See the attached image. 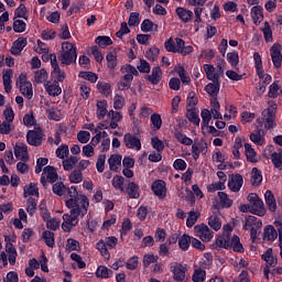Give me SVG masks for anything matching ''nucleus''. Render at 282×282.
I'll list each match as a JSON object with an SVG mask.
<instances>
[{
    "mask_svg": "<svg viewBox=\"0 0 282 282\" xmlns=\"http://www.w3.org/2000/svg\"><path fill=\"white\" fill-rule=\"evenodd\" d=\"M37 209V200L35 198L29 197L26 200V213L29 216H33Z\"/></svg>",
    "mask_w": 282,
    "mask_h": 282,
    "instance_id": "nucleus-48",
    "label": "nucleus"
},
{
    "mask_svg": "<svg viewBox=\"0 0 282 282\" xmlns=\"http://www.w3.org/2000/svg\"><path fill=\"white\" fill-rule=\"evenodd\" d=\"M137 69L141 74H149L152 67L150 66L149 62L147 59H139V64L137 65Z\"/></svg>",
    "mask_w": 282,
    "mask_h": 282,
    "instance_id": "nucleus-54",
    "label": "nucleus"
},
{
    "mask_svg": "<svg viewBox=\"0 0 282 282\" xmlns=\"http://www.w3.org/2000/svg\"><path fill=\"white\" fill-rule=\"evenodd\" d=\"M263 176L262 171L258 167H252L251 170V185L254 187H259L262 184Z\"/></svg>",
    "mask_w": 282,
    "mask_h": 282,
    "instance_id": "nucleus-26",
    "label": "nucleus"
},
{
    "mask_svg": "<svg viewBox=\"0 0 282 282\" xmlns=\"http://www.w3.org/2000/svg\"><path fill=\"white\" fill-rule=\"evenodd\" d=\"M192 281L205 282L206 281V271L203 269H195L194 274H192Z\"/></svg>",
    "mask_w": 282,
    "mask_h": 282,
    "instance_id": "nucleus-55",
    "label": "nucleus"
},
{
    "mask_svg": "<svg viewBox=\"0 0 282 282\" xmlns=\"http://www.w3.org/2000/svg\"><path fill=\"white\" fill-rule=\"evenodd\" d=\"M275 109L276 108H268L261 112V116H263L264 118V126L267 127L268 130L274 129Z\"/></svg>",
    "mask_w": 282,
    "mask_h": 282,
    "instance_id": "nucleus-14",
    "label": "nucleus"
},
{
    "mask_svg": "<svg viewBox=\"0 0 282 282\" xmlns=\"http://www.w3.org/2000/svg\"><path fill=\"white\" fill-rule=\"evenodd\" d=\"M44 89H46L48 96H52V97H57L63 93L58 83L52 84L51 82H45Z\"/></svg>",
    "mask_w": 282,
    "mask_h": 282,
    "instance_id": "nucleus-22",
    "label": "nucleus"
},
{
    "mask_svg": "<svg viewBox=\"0 0 282 282\" xmlns=\"http://www.w3.org/2000/svg\"><path fill=\"white\" fill-rule=\"evenodd\" d=\"M264 156H271L273 167L278 171H282V148L278 149V152H274V145L269 144L267 149H264Z\"/></svg>",
    "mask_w": 282,
    "mask_h": 282,
    "instance_id": "nucleus-5",
    "label": "nucleus"
},
{
    "mask_svg": "<svg viewBox=\"0 0 282 282\" xmlns=\"http://www.w3.org/2000/svg\"><path fill=\"white\" fill-rule=\"evenodd\" d=\"M192 240L193 237H191L188 234H183V236H180L177 241L180 250L188 251Z\"/></svg>",
    "mask_w": 282,
    "mask_h": 282,
    "instance_id": "nucleus-27",
    "label": "nucleus"
},
{
    "mask_svg": "<svg viewBox=\"0 0 282 282\" xmlns=\"http://www.w3.org/2000/svg\"><path fill=\"white\" fill-rule=\"evenodd\" d=\"M245 155L249 163H258V153H256L254 149H252L249 143H245Z\"/></svg>",
    "mask_w": 282,
    "mask_h": 282,
    "instance_id": "nucleus-31",
    "label": "nucleus"
},
{
    "mask_svg": "<svg viewBox=\"0 0 282 282\" xmlns=\"http://www.w3.org/2000/svg\"><path fill=\"white\" fill-rule=\"evenodd\" d=\"M251 19L253 24L259 25L263 21V8L262 7H252L251 8Z\"/></svg>",
    "mask_w": 282,
    "mask_h": 282,
    "instance_id": "nucleus-24",
    "label": "nucleus"
},
{
    "mask_svg": "<svg viewBox=\"0 0 282 282\" xmlns=\"http://www.w3.org/2000/svg\"><path fill=\"white\" fill-rule=\"evenodd\" d=\"M83 180H84L83 171L80 170L73 171L72 174H69L68 176L69 183H73V184H79L80 182H83Z\"/></svg>",
    "mask_w": 282,
    "mask_h": 282,
    "instance_id": "nucleus-42",
    "label": "nucleus"
},
{
    "mask_svg": "<svg viewBox=\"0 0 282 282\" xmlns=\"http://www.w3.org/2000/svg\"><path fill=\"white\" fill-rule=\"evenodd\" d=\"M10 241V236H4V242L7 243L4 248L8 253V260H10V265H14L15 259L18 258V251H15L13 243H11Z\"/></svg>",
    "mask_w": 282,
    "mask_h": 282,
    "instance_id": "nucleus-16",
    "label": "nucleus"
},
{
    "mask_svg": "<svg viewBox=\"0 0 282 282\" xmlns=\"http://www.w3.org/2000/svg\"><path fill=\"white\" fill-rule=\"evenodd\" d=\"M227 62L230 64L232 68L239 65V53L238 52H229L227 53Z\"/></svg>",
    "mask_w": 282,
    "mask_h": 282,
    "instance_id": "nucleus-46",
    "label": "nucleus"
},
{
    "mask_svg": "<svg viewBox=\"0 0 282 282\" xmlns=\"http://www.w3.org/2000/svg\"><path fill=\"white\" fill-rule=\"evenodd\" d=\"M55 234L52 232L51 230H44L43 231V240H44V243H46V246L48 248H54L55 246V238H54Z\"/></svg>",
    "mask_w": 282,
    "mask_h": 282,
    "instance_id": "nucleus-35",
    "label": "nucleus"
},
{
    "mask_svg": "<svg viewBox=\"0 0 282 282\" xmlns=\"http://www.w3.org/2000/svg\"><path fill=\"white\" fill-rule=\"evenodd\" d=\"M208 227L213 230L218 231L221 229V219L218 216L208 217Z\"/></svg>",
    "mask_w": 282,
    "mask_h": 282,
    "instance_id": "nucleus-49",
    "label": "nucleus"
},
{
    "mask_svg": "<svg viewBox=\"0 0 282 282\" xmlns=\"http://www.w3.org/2000/svg\"><path fill=\"white\" fill-rule=\"evenodd\" d=\"M151 191L159 197V199H165L166 197V183L164 180H156L151 184Z\"/></svg>",
    "mask_w": 282,
    "mask_h": 282,
    "instance_id": "nucleus-12",
    "label": "nucleus"
},
{
    "mask_svg": "<svg viewBox=\"0 0 282 282\" xmlns=\"http://www.w3.org/2000/svg\"><path fill=\"white\" fill-rule=\"evenodd\" d=\"M260 129H257L256 133L252 132L249 134V140H251L253 144L262 147L264 144V139L262 138V134H260Z\"/></svg>",
    "mask_w": 282,
    "mask_h": 282,
    "instance_id": "nucleus-52",
    "label": "nucleus"
},
{
    "mask_svg": "<svg viewBox=\"0 0 282 282\" xmlns=\"http://www.w3.org/2000/svg\"><path fill=\"white\" fill-rule=\"evenodd\" d=\"M58 181V173L54 166L47 165L43 169V175H41L40 183L44 188L47 186V182L54 184Z\"/></svg>",
    "mask_w": 282,
    "mask_h": 282,
    "instance_id": "nucleus-6",
    "label": "nucleus"
},
{
    "mask_svg": "<svg viewBox=\"0 0 282 282\" xmlns=\"http://www.w3.org/2000/svg\"><path fill=\"white\" fill-rule=\"evenodd\" d=\"M151 126H153L154 129L160 130L162 127V118L161 115L153 113L150 117Z\"/></svg>",
    "mask_w": 282,
    "mask_h": 282,
    "instance_id": "nucleus-62",
    "label": "nucleus"
},
{
    "mask_svg": "<svg viewBox=\"0 0 282 282\" xmlns=\"http://www.w3.org/2000/svg\"><path fill=\"white\" fill-rule=\"evenodd\" d=\"M218 197L224 208H230L234 205V200L225 192H218Z\"/></svg>",
    "mask_w": 282,
    "mask_h": 282,
    "instance_id": "nucleus-51",
    "label": "nucleus"
},
{
    "mask_svg": "<svg viewBox=\"0 0 282 282\" xmlns=\"http://www.w3.org/2000/svg\"><path fill=\"white\" fill-rule=\"evenodd\" d=\"M175 51L176 54H182V56H186L193 53V46H185V41L181 37L175 39Z\"/></svg>",
    "mask_w": 282,
    "mask_h": 282,
    "instance_id": "nucleus-18",
    "label": "nucleus"
},
{
    "mask_svg": "<svg viewBox=\"0 0 282 282\" xmlns=\"http://www.w3.org/2000/svg\"><path fill=\"white\" fill-rule=\"evenodd\" d=\"M273 226H275V228L278 229V234H279V246H280V257L282 259V223L276 220L273 221Z\"/></svg>",
    "mask_w": 282,
    "mask_h": 282,
    "instance_id": "nucleus-64",
    "label": "nucleus"
},
{
    "mask_svg": "<svg viewBox=\"0 0 282 282\" xmlns=\"http://www.w3.org/2000/svg\"><path fill=\"white\" fill-rule=\"evenodd\" d=\"M144 79L150 83V85L158 86L162 80V69L161 66H154L151 69L150 75H145Z\"/></svg>",
    "mask_w": 282,
    "mask_h": 282,
    "instance_id": "nucleus-13",
    "label": "nucleus"
},
{
    "mask_svg": "<svg viewBox=\"0 0 282 282\" xmlns=\"http://www.w3.org/2000/svg\"><path fill=\"white\" fill-rule=\"evenodd\" d=\"M170 272L173 273V279L176 282H184L186 278V268L182 263H170Z\"/></svg>",
    "mask_w": 282,
    "mask_h": 282,
    "instance_id": "nucleus-9",
    "label": "nucleus"
},
{
    "mask_svg": "<svg viewBox=\"0 0 282 282\" xmlns=\"http://www.w3.org/2000/svg\"><path fill=\"white\" fill-rule=\"evenodd\" d=\"M248 206L251 207V214L257 215L259 217H263L267 214V209L264 208L263 200L259 198V195L256 193H251L248 195Z\"/></svg>",
    "mask_w": 282,
    "mask_h": 282,
    "instance_id": "nucleus-4",
    "label": "nucleus"
},
{
    "mask_svg": "<svg viewBox=\"0 0 282 282\" xmlns=\"http://www.w3.org/2000/svg\"><path fill=\"white\" fill-rule=\"evenodd\" d=\"M78 76L79 78L88 80L91 84H95L99 79V76L91 72H80Z\"/></svg>",
    "mask_w": 282,
    "mask_h": 282,
    "instance_id": "nucleus-53",
    "label": "nucleus"
},
{
    "mask_svg": "<svg viewBox=\"0 0 282 282\" xmlns=\"http://www.w3.org/2000/svg\"><path fill=\"white\" fill-rule=\"evenodd\" d=\"M20 88V93L26 98L28 100H31L32 97L34 96L33 90H32V84L26 83L24 85H18Z\"/></svg>",
    "mask_w": 282,
    "mask_h": 282,
    "instance_id": "nucleus-34",
    "label": "nucleus"
},
{
    "mask_svg": "<svg viewBox=\"0 0 282 282\" xmlns=\"http://www.w3.org/2000/svg\"><path fill=\"white\" fill-rule=\"evenodd\" d=\"M213 83H208L204 90L212 98H217L219 94V88L221 87V82L218 79H212Z\"/></svg>",
    "mask_w": 282,
    "mask_h": 282,
    "instance_id": "nucleus-17",
    "label": "nucleus"
},
{
    "mask_svg": "<svg viewBox=\"0 0 282 282\" xmlns=\"http://www.w3.org/2000/svg\"><path fill=\"white\" fill-rule=\"evenodd\" d=\"M70 153L67 144H61L59 148L56 149L55 154L57 159L64 160Z\"/></svg>",
    "mask_w": 282,
    "mask_h": 282,
    "instance_id": "nucleus-56",
    "label": "nucleus"
},
{
    "mask_svg": "<svg viewBox=\"0 0 282 282\" xmlns=\"http://www.w3.org/2000/svg\"><path fill=\"white\" fill-rule=\"evenodd\" d=\"M33 78L35 79L36 85H42L43 83H46L47 80V72L45 68H41L35 72L33 75Z\"/></svg>",
    "mask_w": 282,
    "mask_h": 282,
    "instance_id": "nucleus-37",
    "label": "nucleus"
},
{
    "mask_svg": "<svg viewBox=\"0 0 282 282\" xmlns=\"http://www.w3.org/2000/svg\"><path fill=\"white\" fill-rule=\"evenodd\" d=\"M204 72L208 80H218V76L215 75V67L212 64H204Z\"/></svg>",
    "mask_w": 282,
    "mask_h": 282,
    "instance_id": "nucleus-43",
    "label": "nucleus"
},
{
    "mask_svg": "<svg viewBox=\"0 0 282 282\" xmlns=\"http://www.w3.org/2000/svg\"><path fill=\"white\" fill-rule=\"evenodd\" d=\"M65 193L69 196V199L65 200V206H89V199L87 196L79 194L75 185L68 187Z\"/></svg>",
    "mask_w": 282,
    "mask_h": 282,
    "instance_id": "nucleus-3",
    "label": "nucleus"
},
{
    "mask_svg": "<svg viewBox=\"0 0 282 282\" xmlns=\"http://www.w3.org/2000/svg\"><path fill=\"white\" fill-rule=\"evenodd\" d=\"M186 118L189 120V122L194 126H199V117H198V109L197 108H191L187 109Z\"/></svg>",
    "mask_w": 282,
    "mask_h": 282,
    "instance_id": "nucleus-33",
    "label": "nucleus"
},
{
    "mask_svg": "<svg viewBox=\"0 0 282 282\" xmlns=\"http://www.w3.org/2000/svg\"><path fill=\"white\" fill-rule=\"evenodd\" d=\"M69 214H64L63 220L65 224H78V218H84L88 213L89 206L84 205H73L67 206Z\"/></svg>",
    "mask_w": 282,
    "mask_h": 282,
    "instance_id": "nucleus-1",
    "label": "nucleus"
},
{
    "mask_svg": "<svg viewBox=\"0 0 282 282\" xmlns=\"http://www.w3.org/2000/svg\"><path fill=\"white\" fill-rule=\"evenodd\" d=\"M96 44L100 48H107L109 45H112L113 42H112L111 37H109V36H97Z\"/></svg>",
    "mask_w": 282,
    "mask_h": 282,
    "instance_id": "nucleus-47",
    "label": "nucleus"
},
{
    "mask_svg": "<svg viewBox=\"0 0 282 282\" xmlns=\"http://www.w3.org/2000/svg\"><path fill=\"white\" fill-rule=\"evenodd\" d=\"M261 260L267 262V265H269V268H275L276 265V258L272 254V249H268L267 251H264V253L261 254Z\"/></svg>",
    "mask_w": 282,
    "mask_h": 282,
    "instance_id": "nucleus-30",
    "label": "nucleus"
},
{
    "mask_svg": "<svg viewBox=\"0 0 282 282\" xmlns=\"http://www.w3.org/2000/svg\"><path fill=\"white\" fill-rule=\"evenodd\" d=\"M121 155L120 154H112L108 160L110 171L115 173H119V167H121Z\"/></svg>",
    "mask_w": 282,
    "mask_h": 282,
    "instance_id": "nucleus-25",
    "label": "nucleus"
},
{
    "mask_svg": "<svg viewBox=\"0 0 282 282\" xmlns=\"http://www.w3.org/2000/svg\"><path fill=\"white\" fill-rule=\"evenodd\" d=\"M202 126L203 127H207V126H209V122H210V120H213V115H212V112L209 111V109H206V108H204L203 110H202Z\"/></svg>",
    "mask_w": 282,
    "mask_h": 282,
    "instance_id": "nucleus-61",
    "label": "nucleus"
},
{
    "mask_svg": "<svg viewBox=\"0 0 282 282\" xmlns=\"http://www.w3.org/2000/svg\"><path fill=\"white\" fill-rule=\"evenodd\" d=\"M63 53L59 55L61 64L64 66H70L76 63L78 58L77 48L74 43L64 42L62 44Z\"/></svg>",
    "mask_w": 282,
    "mask_h": 282,
    "instance_id": "nucleus-2",
    "label": "nucleus"
},
{
    "mask_svg": "<svg viewBox=\"0 0 282 282\" xmlns=\"http://www.w3.org/2000/svg\"><path fill=\"white\" fill-rule=\"evenodd\" d=\"M126 149L128 150H141V140L135 134H132L131 132H128L124 134V138L122 139Z\"/></svg>",
    "mask_w": 282,
    "mask_h": 282,
    "instance_id": "nucleus-10",
    "label": "nucleus"
},
{
    "mask_svg": "<svg viewBox=\"0 0 282 282\" xmlns=\"http://www.w3.org/2000/svg\"><path fill=\"white\" fill-rule=\"evenodd\" d=\"M264 200L267 202L269 212L275 213L276 212V202H275L274 195L272 194L271 191H267V193H264Z\"/></svg>",
    "mask_w": 282,
    "mask_h": 282,
    "instance_id": "nucleus-28",
    "label": "nucleus"
},
{
    "mask_svg": "<svg viewBox=\"0 0 282 282\" xmlns=\"http://www.w3.org/2000/svg\"><path fill=\"white\" fill-rule=\"evenodd\" d=\"M175 14H177L180 21H182L183 23H189V21L193 20L194 13L191 10H187L184 7H177L175 9Z\"/></svg>",
    "mask_w": 282,
    "mask_h": 282,
    "instance_id": "nucleus-19",
    "label": "nucleus"
},
{
    "mask_svg": "<svg viewBox=\"0 0 282 282\" xmlns=\"http://www.w3.org/2000/svg\"><path fill=\"white\" fill-rule=\"evenodd\" d=\"M44 132L42 128H35L26 132V142L31 147H41L43 144Z\"/></svg>",
    "mask_w": 282,
    "mask_h": 282,
    "instance_id": "nucleus-7",
    "label": "nucleus"
},
{
    "mask_svg": "<svg viewBox=\"0 0 282 282\" xmlns=\"http://www.w3.org/2000/svg\"><path fill=\"white\" fill-rule=\"evenodd\" d=\"M124 177L123 176H119V175H115L112 178V186L115 189H120L121 192L124 191Z\"/></svg>",
    "mask_w": 282,
    "mask_h": 282,
    "instance_id": "nucleus-58",
    "label": "nucleus"
},
{
    "mask_svg": "<svg viewBox=\"0 0 282 282\" xmlns=\"http://www.w3.org/2000/svg\"><path fill=\"white\" fill-rule=\"evenodd\" d=\"M79 159L77 156H69L63 161L64 171H73L75 165L78 164Z\"/></svg>",
    "mask_w": 282,
    "mask_h": 282,
    "instance_id": "nucleus-39",
    "label": "nucleus"
},
{
    "mask_svg": "<svg viewBox=\"0 0 282 282\" xmlns=\"http://www.w3.org/2000/svg\"><path fill=\"white\" fill-rule=\"evenodd\" d=\"M159 55H160V48H156V47L149 48L145 52V58L151 61V62L156 61Z\"/></svg>",
    "mask_w": 282,
    "mask_h": 282,
    "instance_id": "nucleus-63",
    "label": "nucleus"
},
{
    "mask_svg": "<svg viewBox=\"0 0 282 282\" xmlns=\"http://www.w3.org/2000/svg\"><path fill=\"white\" fill-rule=\"evenodd\" d=\"M14 19L28 20V10L25 4H20L14 11Z\"/></svg>",
    "mask_w": 282,
    "mask_h": 282,
    "instance_id": "nucleus-57",
    "label": "nucleus"
},
{
    "mask_svg": "<svg viewBox=\"0 0 282 282\" xmlns=\"http://www.w3.org/2000/svg\"><path fill=\"white\" fill-rule=\"evenodd\" d=\"M52 76L55 78L54 84L63 83L66 79V73L61 70L59 67L52 68Z\"/></svg>",
    "mask_w": 282,
    "mask_h": 282,
    "instance_id": "nucleus-50",
    "label": "nucleus"
},
{
    "mask_svg": "<svg viewBox=\"0 0 282 282\" xmlns=\"http://www.w3.org/2000/svg\"><path fill=\"white\" fill-rule=\"evenodd\" d=\"M229 241L230 245L232 246V251L243 253V246L241 243V239L239 238V236H232Z\"/></svg>",
    "mask_w": 282,
    "mask_h": 282,
    "instance_id": "nucleus-36",
    "label": "nucleus"
},
{
    "mask_svg": "<svg viewBox=\"0 0 282 282\" xmlns=\"http://www.w3.org/2000/svg\"><path fill=\"white\" fill-rule=\"evenodd\" d=\"M279 237V229L275 230L274 226L268 225L263 230V239L267 241H274Z\"/></svg>",
    "mask_w": 282,
    "mask_h": 282,
    "instance_id": "nucleus-23",
    "label": "nucleus"
},
{
    "mask_svg": "<svg viewBox=\"0 0 282 282\" xmlns=\"http://www.w3.org/2000/svg\"><path fill=\"white\" fill-rule=\"evenodd\" d=\"M28 45V40L25 37H19L18 40L12 43L11 47V54L14 56H18L21 54L23 48H25Z\"/></svg>",
    "mask_w": 282,
    "mask_h": 282,
    "instance_id": "nucleus-21",
    "label": "nucleus"
},
{
    "mask_svg": "<svg viewBox=\"0 0 282 282\" xmlns=\"http://www.w3.org/2000/svg\"><path fill=\"white\" fill-rule=\"evenodd\" d=\"M281 50H282V46L280 43H274L269 50V52L271 53V61L275 69H280L281 67V63H282Z\"/></svg>",
    "mask_w": 282,
    "mask_h": 282,
    "instance_id": "nucleus-11",
    "label": "nucleus"
},
{
    "mask_svg": "<svg viewBox=\"0 0 282 282\" xmlns=\"http://www.w3.org/2000/svg\"><path fill=\"white\" fill-rule=\"evenodd\" d=\"M12 30H14V33L22 34L26 30V23L23 20L14 19Z\"/></svg>",
    "mask_w": 282,
    "mask_h": 282,
    "instance_id": "nucleus-41",
    "label": "nucleus"
},
{
    "mask_svg": "<svg viewBox=\"0 0 282 282\" xmlns=\"http://www.w3.org/2000/svg\"><path fill=\"white\" fill-rule=\"evenodd\" d=\"M66 189H67V187L63 182L54 183L52 185L53 194H55L59 197H63L64 195H66Z\"/></svg>",
    "mask_w": 282,
    "mask_h": 282,
    "instance_id": "nucleus-38",
    "label": "nucleus"
},
{
    "mask_svg": "<svg viewBox=\"0 0 282 282\" xmlns=\"http://www.w3.org/2000/svg\"><path fill=\"white\" fill-rule=\"evenodd\" d=\"M15 159L24 161L28 156V147L23 143L15 144L14 147Z\"/></svg>",
    "mask_w": 282,
    "mask_h": 282,
    "instance_id": "nucleus-32",
    "label": "nucleus"
},
{
    "mask_svg": "<svg viewBox=\"0 0 282 282\" xmlns=\"http://www.w3.org/2000/svg\"><path fill=\"white\" fill-rule=\"evenodd\" d=\"M97 89L98 93L105 95L106 97L111 95V85H109L107 82H98Z\"/></svg>",
    "mask_w": 282,
    "mask_h": 282,
    "instance_id": "nucleus-44",
    "label": "nucleus"
},
{
    "mask_svg": "<svg viewBox=\"0 0 282 282\" xmlns=\"http://www.w3.org/2000/svg\"><path fill=\"white\" fill-rule=\"evenodd\" d=\"M142 33L158 32V24L153 23L150 19H143L141 22Z\"/></svg>",
    "mask_w": 282,
    "mask_h": 282,
    "instance_id": "nucleus-29",
    "label": "nucleus"
},
{
    "mask_svg": "<svg viewBox=\"0 0 282 282\" xmlns=\"http://www.w3.org/2000/svg\"><path fill=\"white\" fill-rule=\"evenodd\" d=\"M112 274H113L112 270L104 265L98 267L96 271V276L101 279L111 278Z\"/></svg>",
    "mask_w": 282,
    "mask_h": 282,
    "instance_id": "nucleus-40",
    "label": "nucleus"
},
{
    "mask_svg": "<svg viewBox=\"0 0 282 282\" xmlns=\"http://www.w3.org/2000/svg\"><path fill=\"white\" fill-rule=\"evenodd\" d=\"M226 189V182H216V183H212L210 185L207 186V191L209 193H215L217 191H224Z\"/></svg>",
    "mask_w": 282,
    "mask_h": 282,
    "instance_id": "nucleus-59",
    "label": "nucleus"
},
{
    "mask_svg": "<svg viewBox=\"0 0 282 282\" xmlns=\"http://www.w3.org/2000/svg\"><path fill=\"white\" fill-rule=\"evenodd\" d=\"M194 232L196 234V237L202 239L204 242H209L214 239V231L210 230L205 224L196 225L194 227Z\"/></svg>",
    "mask_w": 282,
    "mask_h": 282,
    "instance_id": "nucleus-8",
    "label": "nucleus"
},
{
    "mask_svg": "<svg viewBox=\"0 0 282 282\" xmlns=\"http://www.w3.org/2000/svg\"><path fill=\"white\" fill-rule=\"evenodd\" d=\"M126 194L130 199H138L140 198V185L134 182H129L128 187L124 188Z\"/></svg>",
    "mask_w": 282,
    "mask_h": 282,
    "instance_id": "nucleus-20",
    "label": "nucleus"
},
{
    "mask_svg": "<svg viewBox=\"0 0 282 282\" xmlns=\"http://www.w3.org/2000/svg\"><path fill=\"white\" fill-rule=\"evenodd\" d=\"M174 137H175V140L180 142V144H183L186 147L193 145V139H189L188 137H186V134L182 132H175Z\"/></svg>",
    "mask_w": 282,
    "mask_h": 282,
    "instance_id": "nucleus-45",
    "label": "nucleus"
},
{
    "mask_svg": "<svg viewBox=\"0 0 282 282\" xmlns=\"http://www.w3.org/2000/svg\"><path fill=\"white\" fill-rule=\"evenodd\" d=\"M280 93H281V88L279 84L273 83L271 86H269L268 97L271 99H275L276 97H279Z\"/></svg>",
    "mask_w": 282,
    "mask_h": 282,
    "instance_id": "nucleus-60",
    "label": "nucleus"
},
{
    "mask_svg": "<svg viewBox=\"0 0 282 282\" xmlns=\"http://www.w3.org/2000/svg\"><path fill=\"white\" fill-rule=\"evenodd\" d=\"M242 185L243 176L241 174H234L231 175V178L228 180V188H230L232 193H238L239 191H241Z\"/></svg>",
    "mask_w": 282,
    "mask_h": 282,
    "instance_id": "nucleus-15",
    "label": "nucleus"
}]
</instances>
